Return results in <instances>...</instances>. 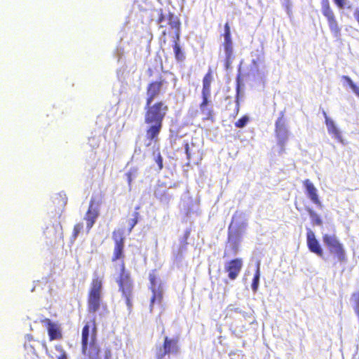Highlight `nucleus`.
<instances>
[{"mask_svg":"<svg viewBox=\"0 0 359 359\" xmlns=\"http://www.w3.org/2000/svg\"><path fill=\"white\" fill-rule=\"evenodd\" d=\"M97 328L95 320H93V327L91 330V335L90 344L87 346L81 347V351L84 356L88 359H101V348L97 343Z\"/></svg>","mask_w":359,"mask_h":359,"instance_id":"obj_6","label":"nucleus"},{"mask_svg":"<svg viewBox=\"0 0 359 359\" xmlns=\"http://www.w3.org/2000/svg\"><path fill=\"white\" fill-rule=\"evenodd\" d=\"M91 331L88 323L86 324L81 331V347L90 344Z\"/></svg>","mask_w":359,"mask_h":359,"instance_id":"obj_20","label":"nucleus"},{"mask_svg":"<svg viewBox=\"0 0 359 359\" xmlns=\"http://www.w3.org/2000/svg\"><path fill=\"white\" fill-rule=\"evenodd\" d=\"M325 114V123L327 128L328 133L333 135L336 138L340 139L341 138V133L335 126L334 121L329 118L326 114Z\"/></svg>","mask_w":359,"mask_h":359,"instance_id":"obj_19","label":"nucleus"},{"mask_svg":"<svg viewBox=\"0 0 359 359\" xmlns=\"http://www.w3.org/2000/svg\"><path fill=\"white\" fill-rule=\"evenodd\" d=\"M284 112L281 111L275 123V135L278 144L283 147L288 140V130L284 117Z\"/></svg>","mask_w":359,"mask_h":359,"instance_id":"obj_9","label":"nucleus"},{"mask_svg":"<svg viewBox=\"0 0 359 359\" xmlns=\"http://www.w3.org/2000/svg\"><path fill=\"white\" fill-rule=\"evenodd\" d=\"M25 348H30L32 351H35L34 345H32L31 343L32 341H35L33 337L31 334H27L25 336Z\"/></svg>","mask_w":359,"mask_h":359,"instance_id":"obj_28","label":"nucleus"},{"mask_svg":"<svg viewBox=\"0 0 359 359\" xmlns=\"http://www.w3.org/2000/svg\"><path fill=\"white\" fill-rule=\"evenodd\" d=\"M104 358L103 359H111V351L109 348H106L103 350Z\"/></svg>","mask_w":359,"mask_h":359,"instance_id":"obj_34","label":"nucleus"},{"mask_svg":"<svg viewBox=\"0 0 359 359\" xmlns=\"http://www.w3.org/2000/svg\"><path fill=\"white\" fill-rule=\"evenodd\" d=\"M322 13L327 18L329 27L335 37H339L341 34V29L338 25L336 20L334 13L330 6L329 2L327 1L323 4Z\"/></svg>","mask_w":359,"mask_h":359,"instance_id":"obj_10","label":"nucleus"},{"mask_svg":"<svg viewBox=\"0 0 359 359\" xmlns=\"http://www.w3.org/2000/svg\"><path fill=\"white\" fill-rule=\"evenodd\" d=\"M98 215L99 210L97 207L94 205L93 201H90L88 210L85 216V219L88 224H93Z\"/></svg>","mask_w":359,"mask_h":359,"instance_id":"obj_17","label":"nucleus"},{"mask_svg":"<svg viewBox=\"0 0 359 359\" xmlns=\"http://www.w3.org/2000/svg\"><path fill=\"white\" fill-rule=\"evenodd\" d=\"M168 25L175 31V36L173 40V50L175 58L178 62H182L185 59V55L182 50L180 45L181 22L180 18L173 13H170L168 16Z\"/></svg>","mask_w":359,"mask_h":359,"instance_id":"obj_5","label":"nucleus"},{"mask_svg":"<svg viewBox=\"0 0 359 359\" xmlns=\"http://www.w3.org/2000/svg\"><path fill=\"white\" fill-rule=\"evenodd\" d=\"M307 244L311 252L316 254L319 257H323V250L318 241L316 239L314 233L311 231L307 233Z\"/></svg>","mask_w":359,"mask_h":359,"instance_id":"obj_16","label":"nucleus"},{"mask_svg":"<svg viewBox=\"0 0 359 359\" xmlns=\"http://www.w3.org/2000/svg\"><path fill=\"white\" fill-rule=\"evenodd\" d=\"M127 177H128V184L130 185L131 182H132V174L131 173H127Z\"/></svg>","mask_w":359,"mask_h":359,"instance_id":"obj_38","label":"nucleus"},{"mask_svg":"<svg viewBox=\"0 0 359 359\" xmlns=\"http://www.w3.org/2000/svg\"><path fill=\"white\" fill-rule=\"evenodd\" d=\"M224 48L225 51L226 58H225V64L226 67L229 68L231 64L232 60L233 58V46L231 39H224Z\"/></svg>","mask_w":359,"mask_h":359,"instance_id":"obj_18","label":"nucleus"},{"mask_svg":"<svg viewBox=\"0 0 359 359\" xmlns=\"http://www.w3.org/2000/svg\"><path fill=\"white\" fill-rule=\"evenodd\" d=\"M354 17H355V20H357V22L359 24V10H356L354 12Z\"/></svg>","mask_w":359,"mask_h":359,"instance_id":"obj_37","label":"nucleus"},{"mask_svg":"<svg viewBox=\"0 0 359 359\" xmlns=\"http://www.w3.org/2000/svg\"><path fill=\"white\" fill-rule=\"evenodd\" d=\"M167 84V81L161 76L157 80L149 82L146 88L145 102H154V99L161 95Z\"/></svg>","mask_w":359,"mask_h":359,"instance_id":"obj_8","label":"nucleus"},{"mask_svg":"<svg viewBox=\"0 0 359 359\" xmlns=\"http://www.w3.org/2000/svg\"><path fill=\"white\" fill-rule=\"evenodd\" d=\"M154 151H153V155L156 156L155 157V161L157 163L158 166L159 170H162L163 168V157L161 154L160 148H159V144L158 143L156 146H154Z\"/></svg>","mask_w":359,"mask_h":359,"instance_id":"obj_23","label":"nucleus"},{"mask_svg":"<svg viewBox=\"0 0 359 359\" xmlns=\"http://www.w3.org/2000/svg\"><path fill=\"white\" fill-rule=\"evenodd\" d=\"M166 36H167V31L166 30H163L162 32V36L163 37V41L164 43L166 42Z\"/></svg>","mask_w":359,"mask_h":359,"instance_id":"obj_39","label":"nucleus"},{"mask_svg":"<svg viewBox=\"0 0 359 359\" xmlns=\"http://www.w3.org/2000/svg\"><path fill=\"white\" fill-rule=\"evenodd\" d=\"M133 226H131L126 233L123 229H117L113 232L112 235V238L114 241V248L113 255L111 257V262H115L119 259H121L122 261L121 264L120 276L117 280V283L118 285L119 290L125 297L126 304L129 309L133 306L132 296L133 285V280L130 278L129 273L126 271L125 264L123 262L125 257L124 241L126 235L130 233Z\"/></svg>","mask_w":359,"mask_h":359,"instance_id":"obj_2","label":"nucleus"},{"mask_svg":"<svg viewBox=\"0 0 359 359\" xmlns=\"http://www.w3.org/2000/svg\"><path fill=\"white\" fill-rule=\"evenodd\" d=\"M224 39H231V30L229 22H226L224 25Z\"/></svg>","mask_w":359,"mask_h":359,"instance_id":"obj_31","label":"nucleus"},{"mask_svg":"<svg viewBox=\"0 0 359 359\" xmlns=\"http://www.w3.org/2000/svg\"><path fill=\"white\" fill-rule=\"evenodd\" d=\"M154 195H155L156 198H157L158 199H159L161 201L163 200L168 199V197L167 196L165 191H164L163 194H161V193H160V191L158 190H156L154 192Z\"/></svg>","mask_w":359,"mask_h":359,"instance_id":"obj_32","label":"nucleus"},{"mask_svg":"<svg viewBox=\"0 0 359 359\" xmlns=\"http://www.w3.org/2000/svg\"><path fill=\"white\" fill-rule=\"evenodd\" d=\"M178 337L176 338H169L168 337H165L164 341L163 344V352L160 353L158 355V359H163L166 355H169L170 353L176 354L179 352V346H178Z\"/></svg>","mask_w":359,"mask_h":359,"instance_id":"obj_13","label":"nucleus"},{"mask_svg":"<svg viewBox=\"0 0 359 359\" xmlns=\"http://www.w3.org/2000/svg\"><path fill=\"white\" fill-rule=\"evenodd\" d=\"M144 122L146 124V147L156 146L159 143V135L163 128V121L169 111V106L163 100L145 102Z\"/></svg>","mask_w":359,"mask_h":359,"instance_id":"obj_1","label":"nucleus"},{"mask_svg":"<svg viewBox=\"0 0 359 359\" xmlns=\"http://www.w3.org/2000/svg\"><path fill=\"white\" fill-rule=\"evenodd\" d=\"M41 323L46 327L50 341L60 340L62 338V332L57 323L47 318L42 319Z\"/></svg>","mask_w":359,"mask_h":359,"instance_id":"obj_12","label":"nucleus"},{"mask_svg":"<svg viewBox=\"0 0 359 359\" xmlns=\"http://www.w3.org/2000/svg\"><path fill=\"white\" fill-rule=\"evenodd\" d=\"M243 266L242 259L236 258L229 261L224 266L225 271L228 273L230 280H235L239 275Z\"/></svg>","mask_w":359,"mask_h":359,"instance_id":"obj_14","label":"nucleus"},{"mask_svg":"<svg viewBox=\"0 0 359 359\" xmlns=\"http://www.w3.org/2000/svg\"><path fill=\"white\" fill-rule=\"evenodd\" d=\"M334 2L340 8H343L345 6V0H334Z\"/></svg>","mask_w":359,"mask_h":359,"instance_id":"obj_35","label":"nucleus"},{"mask_svg":"<svg viewBox=\"0 0 359 359\" xmlns=\"http://www.w3.org/2000/svg\"><path fill=\"white\" fill-rule=\"evenodd\" d=\"M55 349L60 353V355L57 357V359H67L66 351L63 349L61 345H56Z\"/></svg>","mask_w":359,"mask_h":359,"instance_id":"obj_30","label":"nucleus"},{"mask_svg":"<svg viewBox=\"0 0 359 359\" xmlns=\"http://www.w3.org/2000/svg\"><path fill=\"white\" fill-rule=\"evenodd\" d=\"M309 214L311 215L312 221L314 222L315 224H320L322 223V220L317 213H316L311 210H309Z\"/></svg>","mask_w":359,"mask_h":359,"instance_id":"obj_29","label":"nucleus"},{"mask_svg":"<svg viewBox=\"0 0 359 359\" xmlns=\"http://www.w3.org/2000/svg\"><path fill=\"white\" fill-rule=\"evenodd\" d=\"M157 12L158 16L156 20V22L159 25V28H163L165 27V25H163V22L165 20H167L168 21L167 16L170 12H168L167 15H165L163 10L162 8L157 10Z\"/></svg>","mask_w":359,"mask_h":359,"instance_id":"obj_25","label":"nucleus"},{"mask_svg":"<svg viewBox=\"0 0 359 359\" xmlns=\"http://www.w3.org/2000/svg\"><path fill=\"white\" fill-rule=\"evenodd\" d=\"M87 311L90 313L99 311L108 313L107 304L103 300V278L95 276L90 283L87 294Z\"/></svg>","mask_w":359,"mask_h":359,"instance_id":"obj_3","label":"nucleus"},{"mask_svg":"<svg viewBox=\"0 0 359 359\" xmlns=\"http://www.w3.org/2000/svg\"><path fill=\"white\" fill-rule=\"evenodd\" d=\"M323 241L330 254L333 255L339 262L346 261V252L344 246L334 236L325 234L323 237Z\"/></svg>","mask_w":359,"mask_h":359,"instance_id":"obj_7","label":"nucleus"},{"mask_svg":"<svg viewBox=\"0 0 359 359\" xmlns=\"http://www.w3.org/2000/svg\"><path fill=\"white\" fill-rule=\"evenodd\" d=\"M151 290L153 293L150 300V311H151L155 302L158 304L161 302L163 299V293L161 290H158L156 288H151Z\"/></svg>","mask_w":359,"mask_h":359,"instance_id":"obj_21","label":"nucleus"},{"mask_svg":"<svg viewBox=\"0 0 359 359\" xmlns=\"http://www.w3.org/2000/svg\"><path fill=\"white\" fill-rule=\"evenodd\" d=\"M184 150H185V153L187 154V158L189 159L191 154L189 152V144L188 142H186L184 144Z\"/></svg>","mask_w":359,"mask_h":359,"instance_id":"obj_36","label":"nucleus"},{"mask_svg":"<svg viewBox=\"0 0 359 359\" xmlns=\"http://www.w3.org/2000/svg\"><path fill=\"white\" fill-rule=\"evenodd\" d=\"M241 74H238L236 78V93H237V99L236 101V109L233 116H236L239 112L240 109V103H239V95L241 93Z\"/></svg>","mask_w":359,"mask_h":359,"instance_id":"obj_22","label":"nucleus"},{"mask_svg":"<svg viewBox=\"0 0 359 359\" xmlns=\"http://www.w3.org/2000/svg\"><path fill=\"white\" fill-rule=\"evenodd\" d=\"M303 185L311 201L316 205L321 206V202L318 197V190L311 180L309 179L304 180L303 181Z\"/></svg>","mask_w":359,"mask_h":359,"instance_id":"obj_15","label":"nucleus"},{"mask_svg":"<svg viewBox=\"0 0 359 359\" xmlns=\"http://www.w3.org/2000/svg\"><path fill=\"white\" fill-rule=\"evenodd\" d=\"M149 281L151 283V288H156V275L153 273L149 274Z\"/></svg>","mask_w":359,"mask_h":359,"instance_id":"obj_33","label":"nucleus"},{"mask_svg":"<svg viewBox=\"0 0 359 359\" xmlns=\"http://www.w3.org/2000/svg\"><path fill=\"white\" fill-rule=\"evenodd\" d=\"M67 203V197L65 194L58 193L52 198L50 205L51 212L54 213L53 217L60 218Z\"/></svg>","mask_w":359,"mask_h":359,"instance_id":"obj_11","label":"nucleus"},{"mask_svg":"<svg viewBox=\"0 0 359 359\" xmlns=\"http://www.w3.org/2000/svg\"><path fill=\"white\" fill-rule=\"evenodd\" d=\"M212 81L213 72L212 69L209 68L202 80V101L199 104V109L201 114L204 116L203 120L211 121L212 122L214 121V110L210 106V100L209 98L211 94V83Z\"/></svg>","mask_w":359,"mask_h":359,"instance_id":"obj_4","label":"nucleus"},{"mask_svg":"<svg viewBox=\"0 0 359 359\" xmlns=\"http://www.w3.org/2000/svg\"><path fill=\"white\" fill-rule=\"evenodd\" d=\"M259 277H260V268H259V264L258 263L257 264L256 271L254 275V278H253L252 283V289L254 292H256L258 288Z\"/></svg>","mask_w":359,"mask_h":359,"instance_id":"obj_24","label":"nucleus"},{"mask_svg":"<svg viewBox=\"0 0 359 359\" xmlns=\"http://www.w3.org/2000/svg\"><path fill=\"white\" fill-rule=\"evenodd\" d=\"M249 117L246 115H244L235 123V126L238 128H242L247 125Z\"/></svg>","mask_w":359,"mask_h":359,"instance_id":"obj_27","label":"nucleus"},{"mask_svg":"<svg viewBox=\"0 0 359 359\" xmlns=\"http://www.w3.org/2000/svg\"><path fill=\"white\" fill-rule=\"evenodd\" d=\"M342 80L346 81L348 85L350 86V88L352 89V90L354 92V93L359 97V87L357 86L353 81L351 79V78L348 76H343L341 77Z\"/></svg>","mask_w":359,"mask_h":359,"instance_id":"obj_26","label":"nucleus"}]
</instances>
